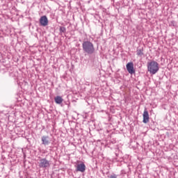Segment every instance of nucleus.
Listing matches in <instances>:
<instances>
[{
  "label": "nucleus",
  "instance_id": "1",
  "mask_svg": "<svg viewBox=\"0 0 178 178\" xmlns=\"http://www.w3.org/2000/svg\"><path fill=\"white\" fill-rule=\"evenodd\" d=\"M82 48L84 54L88 55H92L95 52V48L94 47V44L92 42L86 40L82 43Z\"/></svg>",
  "mask_w": 178,
  "mask_h": 178
},
{
  "label": "nucleus",
  "instance_id": "2",
  "mask_svg": "<svg viewBox=\"0 0 178 178\" xmlns=\"http://www.w3.org/2000/svg\"><path fill=\"white\" fill-rule=\"evenodd\" d=\"M147 70L150 74H156L159 72V64L155 60L147 63Z\"/></svg>",
  "mask_w": 178,
  "mask_h": 178
},
{
  "label": "nucleus",
  "instance_id": "3",
  "mask_svg": "<svg viewBox=\"0 0 178 178\" xmlns=\"http://www.w3.org/2000/svg\"><path fill=\"white\" fill-rule=\"evenodd\" d=\"M38 166L40 169H48L51 167V161H48L47 158L40 159Z\"/></svg>",
  "mask_w": 178,
  "mask_h": 178
},
{
  "label": "nucleus",
  "instance_id": "4",
  "mask_svg": "<svg viewBox=\"0 0 178 178\" xmlns=\"http://www.w3.org/2000/svg\"><path fill=\"white\" fill-rule=\"evenodd\" d=\"M127 70L129 74H134V73H136V70H134V64L133 62H130L127 64Z\"/></svg>",
  "mask_w": 178,
  "mask_h": 178
},
{
  "label": "nucleus",
  "instance_id": "5",
  "mask_svg": "<svg viewBox=\"0 0 178 178\" xmlns=\"http://www.w3.org/2000/svg\"><path fill=\"white\" fill-rule=\"evenodd\" d=\"M143 123L147 124L149 122V114L148 113V110L147 108H145V111L143 112Z\"/></svg>",
  "mask_w": 178,
  "mask_h": 178
},
{
  "label": "nucleus",
  "instance_id": "6",
  "mask_svg": "<svg viewBox=\"0 0 178 178\" xmlns=\"http://www.w3.org/2000/svg\"><path fill=\"white\" fill-rule=\"evenodd\" d=\"M76 172H81V173H84L86 172V164L84 163L78 164L76 165Z\"/></svg>",
  "mask_w": 178,
  "mask_h": 178
},
{
  "label": "nucleus",
  "instance_id": "7",
  "mask_svg": "<svg viewBox=\"0 0 178 178\" xmlns=\"http://www.w3.org/2000/svg\"><path fill=\"white\" fill-rule=\"evenodd\" d=\"M40 24L41 26H43V27H45V26H48V18L47 17V16L44 15L40 17Z\"/></svg>",
  "mask_w": 178,
  "mask_h": 178
},
{
  "label": "nucleus",
  "instance_id": "8",
  "mask_svg": "<svg viewBox=\"0 0 178 178\" xmlns=\"http://www.w3.org/2000/svg\"><path fill=\"white\" fill-rule=\"evenodd\" d=\"M42 144L43 145H49V144H51V140H49V136H42Z\"/></svg>",
  "mask_w": 178,
  "mask_h": 178
},
{
  "label": "nucleus",
  "instance_id": "9",
  "mask_svg": "<svg viewBox=\"0 0 178 178\" xmlns=\"http://www.w3.org/2000/svg\"><path fill=\"white\" fill-rule=\"evenodd\" d=\"M136 54L138 56H144V48L143 47H138L136 50Z\"/></svg>",
  "mask_w": 178,
  "mask_h": 178
},
{
  "label": "nucleus",
  "instance_id": "10",
  "mask_svg": "<svg viewBox=\"0 0 178 178\" xmlns=\"http://www.w3.org/2000/svg\"><path fill=\"white\" fill-rule=\"evenodd\" d=\"M54 101L56 104L60 105V104L63 102V99L60 96H56V97H54Z\"/></svg>",
  "mask_w": 178,
  "mask_h": 178
},
{
  "label": "nucleus",
  "instance_id": "11",
  "mask_svg": "<svg viewBox=\"0 0 178 178\" xmlns=\"http://www.w3.org/2000/svg\"><path fill=\"white\" fill-rule=\"evenodd\" d=\"M59 30L60 34H62V33H66V28L65 26H60Z\"/></svg>",
  "mask_w": 178,
  "mask_h": 178
}]
</instances>
